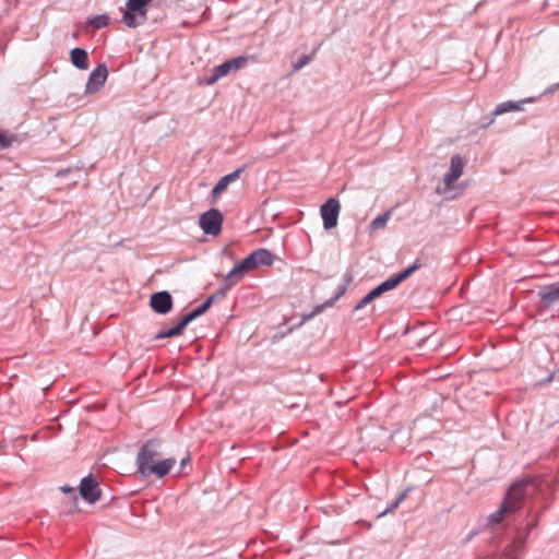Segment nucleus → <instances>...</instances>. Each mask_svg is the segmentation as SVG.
<instances>
[{
  "mask_svg": "<svg viewBox=\"0 0 559 559\" xmlns=\"http://www.w3.org/2000/svg\"><path fill=\"white\" fill-rule=\"evenodd\" d=\"M421 267V262L419 260H416L411 266L405 269L399 274H395L374 287L372 290H370L356 306V309H360L365 307L366 305L370 304L376 298L380 297L382 294L394 289L397 287L402 282H404L406 278H408L415 271L419 270Z\"/></svg>",
  "mask_w": 559,
  "mask_h": 559,
  "instance_id": "1",
  "label": "nucleus"
},
{
  "mask_svg": "<svg viewBox=\"0 0 559 559\" xmlns=\"http://www.w3.org/2000/svg\"><path fill=\"white\" fill-rule=\"evenodd\" d=\"M523 498V491H506L502 503L498 510L488 516V522L491 524H498L502 522L504 516L515 512L521 508Z\"/></svg>",
  "mask_w": 559,
  "mask_h": 559,
  "instance_id": "2",
  "label": "nucleus"
},
{
  "mask_svg": "<svg viewBox=\"0 0 559 559\" xmlns=\"http://www.w3.org/2000/svg\"><path fill=\"white\" fill-rule=\"evenodd\" d=\"M213 299H214L213 296L209 297L200 307H198L197 309H194L190 313L183 316L177 325H175L174 328H171L169 330H163V331L158 332L156 334L155 338L159 340V338L173 337V336L181 335L183 330L186 329V326L192 320H194L198 317L204 314L210 309V307H211V305L213 302Z\"/></svg>",
  "mask_w": 559,
  "mask_h": 559,
  "instance_id": "3",
  "label": "nucleus"
},
{
  "mask_svg": "<svg viewBox=\"0 0 559 559\" xmlns=\"http://www.w3.org/2000/svg\"><path fill=\"white\" fill-rule=\"evenodd\" d=\"M147 5L142 0H128L122 16L128 27H136L146 21Z\"/></svg>",
  "mask_w": 559,
  "mask_h": 559,
  "instance_id": "4",
  "label": "nucleus"
},
{
  "mask_svg": "<svg viewBox=\"0 0 559 559\" xmlns=\"http://www.w3.org/2000/svg\"><path fill=\"white\" fill-rule=\"evenodd\" d=\"M248 62L247 57H237L234 59H229L224 63L216 66L212 69V75L206 79V84L212 85L221 78L229 74L230 72L238 71L243 68Z\"/></svg>",
  "mask_w": 559,
  "mask_h": 559,
  "instance_id": "5",
  "label": "nucleus"
},
{
  "mask_svg": "<svg viewBox=\"0 0 559 559\" xmlns=\"http://www.w3.org/2000/svg\"><path fill=\"white\" fill-rule=\"evenodd\" d=\"M158 455L156 444L153 441H148L143 445L136 459L139 471L142 475H146L151 467L158 462Z\"/></svg>",
  "mask_w": 559,
  "mask_h": 559,
  "instance_id": "6",
  "label": "nucleus"
},
{
  "mask_svg": "<svg viewBox=\"0 0 559 559\" xmlns=\"http://www.w3.org/2000/svg\"><path fill=\"white\" fill-rule=\"evenodd\" d=\"M223 216L217 210H210L200 217V226L207 235L217 236L222 230Z\"/></svg>",
  "mask_w": 559,
  "mask_h": 559,
  "instance_id": "7",
  "label": "nucleus"
},
{
  "mask_svg": "<svg viewBox=\"0 0 559 559\" xmlns=\"http://www.w3.org/2000/svg\"><path fill=\"white\" fill-rule=\"evenodd\" d=\"M341 205L336 199H329L321 206V216L323 221V226L325 229H331L337 225V218L340 214Z\"/></svg>",
  "mask_w": 559,
  "mask_h": 559,
  "instance_id": "8",
  "label": "nucleus"
},
{
  "mask_svg": "<svg viewBox=\"0 0 559 559\" xmlns=\"http://www.w3.org/2000/svg\"><path fill=\"white\" fill-rule=\"evenodd\" d=\"M150 305L155 312L166 314L173 308V299L168 292L154 293L151 296Z\"/></svg>",
  "mask_w": 559,
  "mask_h": 559,
  "instance_id": "9",
  "label": "nucleus"
},
{
  "mask_svg": "<svg viewBox=\"0 0 559 559\" xmlns=\"http://www.w3.org/2000/svg\"><path fill=\"white\" fill-rule=\"evenodd\" d=\"M464 166L465 162L460 155L452 156L450 169L443 179L447 189H451L453 183L462 176Z\"/></svg>",
  "mask_w": 559,
  "mask_h": 559,
  "instance_id": "10",
  "label": "nucleus"
},
{
  "mask_svg": "<svg viewBox=\"0 0 559 559\" xmlns=\"http://www.w3.org/2000/svg\"><path fill=\"white\" fill-rule=\"evenodd\" d=\"M108 76V71L105 64H99L96 69L92 71L90 74L87 84H86V93H95L97 92L106 82Z\"/></svg>",
  "mask_w": 559,
  "mask_h": 559,
  "instance_id": "11",
  "label": "nucleus"
},
{
  "mask_svg": "<svg viewBox=\"0 0 559 559\" xmlns=\"http://www.w3.org/2000/svg\"><path fill=\"white\" fill-rule=\"evenodd\" d=\"M246 260L251 270H254L261 265H271L273 263L274 257L269 250L259 249L248 255Z\"/></svg>",
  "mask_w": 559,
  "mask_h": 559,
  "instance_id": "12",
  "label": "nucleus"
},
{
  "mask_svg": "<svg viewBox=\"0 0 559 559\" xmlns=\"http://www.w3.org/2000/svg\"><path fill=\"white\" fill-rule=\"evenodd\" d=\"M62 497L60 498V502L62 504V511L64 513H74L76 511H83L80 506V499L78 491H61Z\"/></svg>",
  "mask_w": 559,
  "mask_h": 559,
  "instance_id": "13",
  "label": "nucleus"
},
{
  "mask_svg": "<svg viewBox=\"0 0 559 559\" xmlns=\"http://www.w3.org/2000/svg\"><path fill=\"white\" fill-rule=\"evenodd\" d=\"M249 271H251V267L245 259L242 262L234 266V269L226 275L225 281L228 286H233Z\"/></svg>",
  "mask_w": 559,
  "mask_h": 559,
  "instance_id": "14",
  "label": "nucleus"
},
{
  "mask_svg": "<svg viewBox=\"0 0 559 559\" xmlns=\"http://www.w3.org/2000/svg\"><path fill=\"white\" fill-rule=\"evenodd\" d=\"M543 307H548L559 302V284H552L544 287L539 292Z\"/></svg>",
  "mask_w": 559,
  "mask_h": 559,
  "instance_id": "15",
  "label": "nucleus"
},
{
  "mask_svg": "<svg viewBox=\"0 0 559 559\" xmlns=\"http://www.w3.org/2000/svg\"><path fill=\"white\" fill-rule=\"evenodd\" d=\"M532 102H533V98H525L520 102L508 100V102L501 103L495 108L493 115L499 116V115H502V114H506L509 111L522 110L523 104L532 103Z\"/></svg>",
  "mask_w": 559,
  "mask_h": 559,
  "instance_id": "16",
  "label": "nucleus"
},
{
  "mask_svg": "<svg viewBox=\"0 0 559 559\" xmlns=\"http://www.w3.org/2000/svg\"><path fill=\"white\" fill-rule=\"evenodd\" d=\"M175 463V459H166L158 461L155 465L151 467V469L146 473L145 476L155 475L160 478L169 473Z\"/></svg>",
  "mask_w": 559,
  "mask_h": 559,
  "instance_id": "17",
  "label": "nucleus"
},
{
  "mask_svg": "<svg viewBox=\"0 0 559 559\" xmlns=\"http://www.w3.org/2000/svg\"><path fill=\"white\" fill-rule=\"evenodd\" d=\"M240 173H241V169H237L235 170L234 173L229 174V175H226L224 176L216 185L215 187L213 188V191H212V194L213 197H218L221 195L227 188L228 186L236 181L239 176H240Z\"/></svg>",
  "mask_w": 559,
  "mask_h": 559,
  "instance_id": "18",
  "label": "nucleus"
},
{
  "mask_svg": "<svg viewBox=\"0 0 559 559\" xmlns=\"http://www.w3.org/2000/svg\"><path fill=\"white\" fill-rule=\"evenodd\" d=\"M71 62L79 69H88V55L82 48H74L71 50Z\"/></svg>",
  "mask_w": 559,
  "mask_h": 559,
  "instance_id": "19",
  "label": "nucleus"
},
{
  "mask_svg": "<svg viewBox=\"0 0 559 559\" xmlns=\"http://www.w3.org/2000/svg\"><path fill=\"white\" fill-rule=\"evenodd\" d=\"M102 492L103 491H78L79 499H81L83 503H86L88 506H92L96 503L98 500H100Z\"/></svg>",
  "mask_w": 559,
  "mask_h": 559,
  "instance_id": "20",
  "label": "nucleus"
},
{
  "mask_svg": "<svg viewBox=\"0 0 559 559\" xmlns=\"http://www.w3.org/2000/svg\"><path fill=\"white\" fill-rule=\"evenodd\" d=\"M391 217V211H386L382 215L376 217L369 225L371 231L383 229Z\"/></svg>",
  "mask_w": 559,
  "mask_h": 559,
  "instance_id": "21",
  "label": "nucleus"
},
{
  "mask_svg": "<svg viewBox=\"0 0 559 559\" xmlns=\"http://www.w3.org/2000/svg\"><path fill=\"white\" fill-rule=\"evenodd\" d=\"M99 485V478L94 474H90L86 477L82 478L78 489H97Z\"/></svg>",
  "mask_w": 559,
  "mask_h": 559,
  "instance_id": "22",
  "label": "nucleus"
},
{
  "mask_svg": "<svg viewBox=\"0 0 559 559\" xmlns=\"http://www.w3.org/2000/svg\"><path fill=\"white\" fill-rule=\"evenodd\" d=\"M407 492L408 491H402L395 499L394 501L388 506L383 511H381L377 518H381L392 511H394L399 506L400 503L406 498L407 496Z\"/></svg>",
  "mask_w": 559,
  "mask_h": 559,
  "instance_id": "23",
  "label": "nucleus"
},
{
  "mask_svg": "<svg viewBox=\"0 0 559 559\" xmlns=\"http://www.w3.org/2000/svg\"><path fill=\"white\" fill-rule=\"evenodd\" d=\"M91 25L94 27V28H102V27H105L107 24H108V16L106 15H97V16H94L91 21H90Z\"/></svg>",
  "mask_w": 559,
  "mask_h": 559,
  "instance_id": "24",
  "label": "nucleus"
},
{
  "mask_svg": "<svg viewBox=\"0 0 559 559\" xmlns=\"http://www.w3.org/2000/svg\"><path fill=\"white\" fill-rule=\"evenodd\" d=\"M311 61V56L302 55L297 62L293 64L294 71L300 70L302 67L308 64Z\"/></svg>",
  "mask_w": 559,
  "mask_h": 559,
  "instance_id": "25",
  "label": "nucleus"
},
{
  "mask_svg": "<svg viewBox=\"0 0 559 559\" xmlns=\"http://www.w3.org/2000/svg\"><path fill=\"white\" fill-rule=\"evenodd\" d=\"M13 142L12 136H8L7 134L0 133V148L9 147Z\"/></svg>",
  "mask_w": 559,
  "mask_h": 559,
  "instance_id": "26",
  "label": "nucleus"
},
{
  "mask_svg": "<svg viewBox=\"0 0 559 559\" xmlns=\"http://www.w3.org/2000/svg\"><path fill=\"white\" fill-rule=\"evenodd\" d=\"M521 486H537L535 483H534V479L532 478H527V479H524L521 484Z\"/></svg>",
  "mask_w": 559,
  "mask_h": 559,
  "instance_id": "27",
  "label": "nucleus"
},
{
  "mask_svg": "<svg viewBox=\"0 0 559 559\" xmlns=\"http://www.w3.org/2000/svg\"><path fill=\"white\" fill-rule=\"evenodd\" d=\"M147 7L153 0H142Z\"/></svg>",
  "mask_w": 559,
  "mask_h": 559,
  "instance_id": "28",
  "label": "nucleus"
},
{
  "mask_svg": "<svg viewBox=\"0 0 559 559\" xmlns=\"http://www.w3.org/2000/svg\"><path fill=\"white\" fill-rule=\"evenodd\" d=\"M60 489L68 490V489H73V488H72V487H69V486H63V487H60Z\"/></svg>",
  "mask_w": 559,
  "mask_h": 559,
  "instance_id": "29",
  "label": "nucleus"
},
{
  "mask_svg": "<svg viewBox=\"0 0 559 559\" xmlns=\"http://www.w3.org/2000/svg\"><path fill=\"white\" fill-rule=\"evenodd\" d=\"M188 462V459H182L181 465L185 466V464Z\"/></svg>",
  "mask_w": 559,
  "mask_h": 559,
  "instance_id": "30",
  "label": "nucleus"
},
{
  "mask_svg": "<svg viewBox=\"0 0 559 559\" xmlns=\"http://www.w3.org/2000/svg\"><path fill=\"white\" fill-rule=\"evenodd\" d=\"M552 377H554V374H550L549 378L547 379V382L551 381Z\"/></svg>",
  "mask_w": 559,
  "mask_h": 559,
  "instance_id": "31",
  "label": "nucleus"
},
{
  "mask_svg": "<svg viewBox=\"0 0 559 559\" xmlns=\"http://www.w3.org/2000/svg\"><path fill=\"white\" fill-rule=\"evenodd\" d=\"M509 489L510 490L516 489V485H512Z\"/></svg>",
  "mask_w": 559,
  "mask_h": 559,
  "instance_id": "32",
  "label": "nucleus"
},
{
  "mask_svg": "<svg viewBox=\"0 0 559 559\" xmlns=\"http://www.w3.org/2000/svg\"><path fill=\"white\" fill-rule=\"evenodd\" d=\"M115 497H110L109 500H108V503L114 501Z\"/></svg>",
  "mask_w": 559,
  "mask_h": 559,
  "instance_id": "33",
  "label": "nucleus"
}]
</instances>
